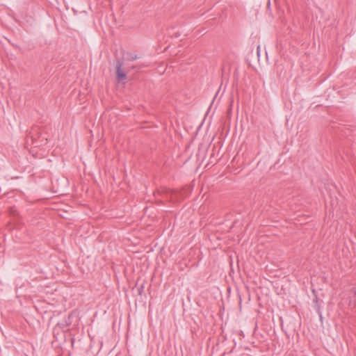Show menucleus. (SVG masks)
Returning <instances> with one entry per match:
<instances>
[{"label":"nucleus","mask_w":356,"mask_h":356,"mask_svg":"<svg viewBox=\"0 0 356 356\" xmlns=\"http://www.w3.org/2000/svg\"><path fill=\"white\" fill-rule=\"evenodd\" d=\"M124 63L122 60L116 61V75L119 80H125L127 79V73L122 70Z\"/></svg>","instance_id":"1"},{"label":"nucleus","mask_w":356,"mask_h":356,"mask_svg":"<svg viewBox=\"0 0 356 356\" xmlns=\"http://www.w3.org/2000/svg\"><path fill=\"white\" fill-rule=\"evenodd\" d=\"M180 193L177 191H172L171 193V198H175L177 200H179L181 197H179Z\"/></svg>","instance_id":"2"},{"label":"nucleus","mask_w":356,"mask_h":356,"mask_svg":"<svg viewBox=\"0 0 356 356\" xmlns=\"http://www.w3.org/2000/svg\"><path fill=\"white\" fill-rule=\"evenodd\" d=\"M138 58V56L136 54H131L130 55V60H135Z\"/></svg>","instance_id":"3"}]
</instances>
